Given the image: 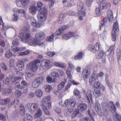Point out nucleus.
I'll use <instances>...</instances> for the list:
<instances>
[{
  "mask_svg": "<svg viewBox=\"0 0 121 121\" xmlns=\"http://www.w3.org/2000/svg\"><path fill=\"white\" fill-rule=\"evenodd\" d=\"M19 103V100L17 99H15L14 100L13 103H10L8 104V105L9 107H10L13 104L14 105H18Z\"/></svg>",
  "mask_w": 121,
  "mask_h": 121,
  "instance_id": "36",
  "label": "nucleus"
},
{
  "mask_svg": "<svg viewBox=\"0 0 121 121\" xmlns=\"http://www.w3.org/2000/svg\"><path fill=\"white\" fill-rule=\"evenodd\" d=\"M70 99H69L65 100L63 106V107L68 106L69 105Z\"/></svg>",
  "mask_w": 121,
  "mask_h": 121,
  "instance_id": "45",
  "label": "nucleus"
},
{
  "mask_svg": "<svg viewBox=\"0 0 121 121\" xmlns=\"http://www.w3.org/2000/svg\"><path fill=\"white\" fill-rule=\"evenodd\" d=\"M10 101V99L8 98L2 99L0 100V104L1 105L6 104L9 102Z\"/></svg>",
  "mask_w": 121,
  "mask_h": 121,
  "instance_id": "25",
  "label": "nucleus"
},
{
  "mask_svg": "<svg viewBox=\"0 0 121 121\" xmlns=\"http://www.w3.org/2000/svg\"><path fill=\"white\" fill-rule=\"evenodd\" d=\"M97 79L96 74L93 73L92 74L91 76L89 78V82L90 84H91L92 82L96 81Z\"/></svg>",
  "mask_w": 121,
  "mask_h": 121,
  "instance_id": "16",
  "label": "nucleus"
},
{
  "mask_svg": "<svg viewBox=\"0 0 121 121\" xmlns=\"http://www.w3.org/2000/svg\"><path fill=\"white\" fill-rule=\"evenodd\" d=\"M20 106L21 113L22 115H25V109L23 105L22 104H20Z\"/></svg>",
  "mask_w": 121,
  "mask_h": 121,
  "instance_id": "33",
  "label": "nucleus"
},
{
  "mask_svg": "<svg viewBox=\"0 0 121 121\" xmlns=\"http://www.w3.org/2000/svg\"><path fill=\"white\" fill-rule=\"evenodd\" d=\"M22 78L21 77H15L13 76L11 78V81L12 82H13L16 80H18Z\"/></svg>",
  "mask_w": 121,
  "mask_h": 121,
  "instance_id": "49",
  "label": "nucleus"
},
{
  "mask_svg": "<svg viewBox=\"0 0 121 121\" xmlns=\"http://www.w3.org/2000/svg\"><path fill=\"white\" fill-rule=\"evenodd\" d=\"M84 4L81 1H79L77 5L78 13L79 16L78 18L80 20L83 19V17L85 15L86 10L84 6Z\"/></svg>",
  "mask_w": 121,
  "mask_h": 121,
  "instance_id": "3",
  "label": "nucleus"
},
{
  "mask_svg": "<svg viewBox=\"0 0 121 121\" xmlns=\"http://www.w3.org/2000/svg\"><path fill=\"white\" fill-rule=\"evenodd\" d=\"M12 49L14 52H16L20 50V49L18 47H16L14 46H12L11 47Z\"/></svg>",
  "mask_w": 121,
  "mask_h": 121,
  "instance_id": "53",
  "label": "nucleus"
},
{
  "mask_svg": "<svg viewBox=\"0 0 121 121\" xmlns=\"http://www.w3.org/2000/svg\"><path fill=\"white\" fill-rule=\"evenodd\" d=\"M62 30L60 28L57 30L55 32V35H59L61 33Z\"/></svg>",
  "mask_w": 121,
  "mask_h": 121,
  "instance_id": "54",
  "label": "nucleus"
},
{
  "mask_svg": "<svg viewBox=\"0 0 121 121\" xmlns=\"http://www.w3.org/2000/svg\"><path fill=\"white\" fill-rule=\"evenodd\" d=\"M94 91L96 96L98 97L100 95L101 93L100 90L96 89L94 90Z\"/></svg>",
  "mask_w": 121,
  "mask_h": 121,
  "instance_id": "51",
  "label": "nucleus"
},
{
  "mask_svg": "<svg viewBox=\"0 0 121 121\" xmlns=\"http://www.w3.org/2000/svg\"><path fill=\"white\" fill-rule=\"evenodd\" d=\"M40 62V61L39 59L33 60L27 65V69L31 70L33 72L36 71L38 69V65Z\"/></svg>",
  "mask_w": 121,
  "mask_h": 121,
  "instance_id": "4",
  "label": "nucleus"
},
{
  "mask_svg": "<svg viewBox=\"0 0 121 121\" xmlns=\"http://www.w3.org/2000/svg\"><path fill=\"white\" fill-rule=\"evenodd\" d=\"M101 84L99 81H97L95 82L94 84L93 87V88H97L100 87Z\"/></svg>",
  "mask_w": 121,
  "mask_h": 121,
  "instance_id": "42",
  "label": "nucleus"
},
{
  "mask_svg": "<svg viewBox=\"0 0 121 121\" xmlns=\"http://www.w3.org/2000/svg\"><path fill=\"white\" fill-rule=\"evenodd\" d=\"M65 82H60L58 85V90H61L65 86V84L67 82L66 79H65Z\"/></svg>",
  "mask_w": 121,
  "mask_h": 121,
  "instance_id": "30",
  "label": "nucleus"
},
{
  "mask_svg": "<svg viewBox=\"0 0 121 121\" xmlns=\"http://www.w3.org/2000/svg\"><path fill=\"white\" fill-rule=\"evenodd\" d=\"M11 92V90L9 88L6 89L4 91V93L6 95H8L10 94Z\"/></svg>",
  "mask_w": 121,
  "mask_h": 121,
  "instance_id": "58",
  "label": "nucleus"
},
{
  "mask_svg": "<svg viewBox=\"0 0 121 121\" xmlns=\"http://www.w3.org/2000/svg\"><path fill=\"white\" fill-rule=\"evenodd\" d=\"M22 93L19 90H17L15 93L16 96L18 98H19L22 95Z\"/></svg>",
  "mask_w": 121,
  "mask_h": 121,
  "instance_id": "48",
  "label": "nucleus"
},
{
  "mask_svg": "<svg viewBox=\"0 0 121 121\" xmlns=\"http://www.w3.org/2000/svg\"><path fill=\"white\" fill-rule=\"evenodd\" d=\"M55 53L54 52H49L47 53V55L49 56L52 57L53 56Z\"/></svg>",
  "mask_w": 121,
  "mask_h": 121,
  "instance_id": "63",
  "label": "nucleus"
},
{
  "mask_svg": "<svg viewBox=\"0 0 121 121\" xmlns=\"http://www.w3.org/2000/svg\"><path fill=\"white\" fill-rule=\"evenodd\" d=\"M44 80V78L42 76L37 78L33 82L32 84V87L34 88H38L43 83Z\"/></svg>",
  "mask_w": 121,
  "mask_h": 121,
  "instance_id": "7",
  "label": "nucleus"
},
{
  "mask_svg": "<svg viewBox=\"0 0 121 121\" xmlns=\"http://www.w3.org/2000/svg\"><path fill=\"white\" fill-rule=\"evenodd\" d=\"M53 65L65 69H66V66L64 64L59 62H54L53 63Z\"/></svg>",
  "mask_w": 121,
  "mask_h": 121,
  "instance_id": "22",
  "label": "nucleus"
},
{
  "mask_svg": "<svg viewBox=\"0 0 121 121\" xmlns=\"http://www.w3.org/2000/svg\"><path fill=\"white\" fill-rule=\"evenodd\" d=\"M18 13H20L23 14L24 17H25L26 16V13L25 11L22 9H19Z\"/></svg>",
  "mask_w": 121,
  "mask_h": 121,
  "instance_id": "52",
  "label": "nucleus"
},
{
  "mask_svg": "<svg viewBox=\"0 0 121 121\" xmlns=\"http://www.w3.org/2000/svg\"><path fill=\"white\" fill-rule=\"evenodd\" d=\"M42 113V111L40 108L38 109L36 112L35 114L34 115V117L35 118L41 117Z\"/></svg>",
  "mask_w": 121,
  "mask_h": 121,
  "instance_id": "24",
  "label": "nucleus"
},
{
  "mask_svg": "<svg viewBox=\"0 0 121 121\" xmlns=\"http://www.w3.org/2000/svg\"><path fill=\"white\" fill-rule=\"evenodd\" d=\"M104 54V52L103 51H100L97 56L96 57L97 59H100L103 57Z\"/></svg>",
  "mask_w": 121,
  "mask_h": 121,
  "instance_id": "50",
  "label": "nucleus"
},
{
  "mask_svg": "<svg viewBox=\"0 0 121 121\" xmlns=\"http://www.w3.org/2000/svg\"><path fill=\"white\" fill-rule=\"evenodd\" d=\"M82 53L81 52H80L78 53L77 55L75 56L74 59L75 60L81 59L82 58Z\"/></svg>",
  "mask_w": 121,
  "mask_h": 121,
  "instance_id": "34",
  "label": "nucleus"
},
{
  "mask_svg": "<svg viewBox=\"0 0 121 121\" xmlns=\"http://www.w3.org/2000/svg\"><path fill=\"white\" fill-rule=\"evenodd\" d=\"M43 108V109L44 111L45 112V113L47 115H48L49 114L50 112H49L48 110V109H49L51 107H47L45 108L44 106H42Z\"/></svg>",
  "mask_w": 121,
  "mask_h": 121,
  "instance_id": "44",
  "label": "nucleus"
},
{
  "mask_svg": "<svg viewBox=\"0 0 121 121\" xmlns=\"http://www.w3.org/2000/svg\"><path fill=\"white\" fill-rule=\"evenodd\" d=\"M68 68H69L70 69H75V66L72 62H69L68 63Z\"/></svg>",
  "mask_w": 121,
  "mask_h": 121,
  "instance_id": "47",
  "label": "nucleus"
},
{
  "mask_svg": "<svg viewBox=\"0 0 121 121\" xmlns=\"http://www.w3.org/2000/svg\"><path fill=\"white\" fill-rule=\"evenodd\" d=\"M66 73L68 77L70 79L72 78V76L71 74V71L68 69H67L66 71Z\"/></svg>",
  "mask_w": 121,
  "mask_h": 121,
  "instance_id": "40",
  "label": "nucleus"
},
{
  "mask_svg": "<svg viewBox=\"0 0 121 121\" xmlns=\"http://www.w3.org/2000/svg\"><path fill=\"white\" fill-rule=\"evenodd\" d=\"M43 87L45 89L46 92L47 93L50 92L52 89V86L49 84L45 85Z\"/></svg>",
  "mask_w": 121,
  "mask_h": 121,
  "instance_id": "21",
  "label": "nucleus"
},
{
  "mask_svg": "<svg viewBox=\"0 0 121 121\" xmlns=\"http://www.w3.org/2000/svg\"><path fill=\"white\" fill-rule=\"evenodd\" d=\"M108 20V19L107 18L105 17L104 18L103 24L102 23L101 25H100V29L101 30L104 27V26Z\"/></svg>",
  "mask_w": 121,
  "mask_h": 121,
  "instance_id": "39",
  "label": "nucleus"
},
{
  "mask_svg": "<svg viewBox=\"0 0 121 121\" xmlns=\"http://www.w3.org/2000/svg\"><path fill=\"white\" fill-rule=\"evenodd\" d=\"M30 0H16L17 5L18 7L25 8L28 5Z\"/></svg>",
  "mask_w": 121,
  "mask_h": 121,
  "instance_id": "9",
  "label": "nucleus"
},
{
  "mask_svg": "<svg viewBox=\"0 0 121 121\" xmlns=\"http://www.w3.org/2000/svg\"><path fill=\"white\" fill-rule=\"evenodd\" d=\"M24 116L26 118L27 121H33L34 120L33 117L29 114L26 113Z\"/></svg>",
  "mask_w": 121,
  "mask_h": 121,
  "instance_id": "29",
  "label": "nucleus"
},
{
  "mask_svg": "<svg viewBox=\"0 0 121 121\" xmlns=\"http://www.w3.org/2000/svg\"><path fill=\"white\" fill-rule=\"evenodd\" d=\"M73 93L74 95H80V92L77 89H75Z\"/></svg>",
  "mask_w": 121,
  "mask_h": 121,
  "instance_id": "62",
  "label": "nucleus"
},
{
  "mask_svg": "<svg viewBox=\"0 0 121 121\" xmlns=\"http://www.w3.org/2000/svg\"><path fill=\"white\" fill-rule=\"evenodd\" d=\"M43 6L42 3L40 1H38L37 4V7L38 8H41Z\"/></svg>",
  "mask_w": 121,
  "mask_h": 121,
  "instance_id": "60",
  "label": "nucleus"
},
{
  "mask_svg": "<svg viewBox=\"0 0 121 121\" xmlns=\"http://www.w3.org/2000/svg\"><path fill=\"white\" fill-rule=\"evenodd\" d=\"M111 6L110 3H101L99 6L96 7L95 10V13L97 16H99L101 14V11L102 9L109 8Z\"/></svg>",
  "mask_w": 121,
  "mask_h": 121,
  "instance_id": "6",
  "label": "nucleus"
},
{
  "mask_svg": "<svg viewBox=\"0 0 121 121\" xmlns=\"http://www.w3.org/2000/svg\"><path fill=\"white\" fill-rule=\"evenodd\" d=\"M107 17L110 21L112 20L113 18V13L111 10H108L107 12Z\"/></svg>",
  "mask_w": 121,
  "mask_h": 121,
  "instance_id": "27",
  "label": "nucleus"
},
{
  "mask_svg": "<svg viewBox=\"0 0 121 121\" xmlns=\"http://www.w3.org/2000/svg\"><path fill=\"white\" fill-rule=\"evenodd\" d=\"M47 82L50 83H53L56 82V79L55 78H53L49 75L47 76L46 78Z\"/></svg>",
  "mask_w": 121,
  "mask_h": 121,
  "instance_id": "17",
  "label": "nucleus"
},
{
  "mask_svg": "<svg viewBox=\"0 0 121 121\" xmlns=\"http://www.w3.org/2000/svg\"><path fill=\"white\" fill-rule=\"evenodd\" d=\"M93 2V0H86V5L89 6L91 5Z\"/></svg>",
  "mask_w": 121,
  "mask_h": 121,
  "instance_id": "59",
  "label": "nucleus"
},
{
  "mask_svg": "<svg viewBox=\"0 0 121 121\" xmlns=\"http://www.w3.org/2000/svg\"><path fill=\"white\" fill-rule=\"evenodd\" d=\"M50 63V61L49 60L45 59L43 60L41 62L39 69L42 70L45 69L46 68H48Z\"/></svg>",
  "mask_w": 121,
  "mask_h": 121,
  "instance_id": "10",
  "label": "nucleus"
},
{
  "mask_svg": "<svg viewBox=\"0 0 121 121\" xmlns=\"http://www.w3.org/2000/svg\"><path fill=\"white\" fill-rule=\"evenodd\" d=\"M99 43H96L94 46L92 44L89 45L87 49L95 53L96 51L99 50Z\"/></svg>",
  "mask_w": 121,
  "mask_h": 121,
  "instance_id": "12",
  "label": "nucleus"
},
{
  "mask_svg": "<svg viewBox=\"0 0 121 121\" xmlns=\"http://www.w3.org/2000/svg\"><path fill=\"white\" fill-rule=\"evenodd\" d=\"M72 84V82L71 80H69L68 83L65 86V91H68L69 89L71 86Z\"/></svg>",
  "mask_w": 121,
  "mask_h": 121,
  "instance_id": "38",
  "label": "nucleus"
},
{
  "mask_svg": "<svg viewBox=\"0 0 121 121\" xmlns=\"http://www.w3.org/2000/svg\"><path fill=\"white\" fill-rule=\"evenodd\" d=\"M2 25L3 26L2 28V31H5L4 34V35L6 37H7V36H6V33L5 32V31L6 30L8 29L9 28V27L8 26H4V23H3L2 24Z\"/></svg>",
  "mask_w": 121,
  "mask_h": 121,
  "instance_id": "41",
  "label": "nucleus"
},
{
  "mask_svg": "<svg viewBox=\"0 0 121 121\" xmlns=\"http://www.w3.org/2000/svg\"><path fill=\"white\" fill-rule=\"evenodd\" d=\"M51 75L53 77L56 78H58L59 76V74L56 72L54 71L51 73Z\"/></svg>",
  "mask_w": 121,
  "mask_h": 121,
  "instance_id": "46",
  "label": "nucleus"
},
{
  "mask_svg": "<svg viewBox=\"0 0 121 121\" xmlns=\"http://www.w3.org/2000/svg\"><path fill=\"white\" fill-rule=\"evenodd\" d=\"M51 96L49 95L44 97L42 101V106H44L45 108L47 107H51Z\"/></svg>",
  "mask_w": 121,
  "mask_h": 121,
  "instance_id": "8",
  "label": "nucleus"
},
{
  "mask_svg": "<svg viewBox=\"0 0 121 121\" xmlns=\"http://www.w3.org/2000/svg\"><path fill=\"white\" fill-rule=\"evenodd\" d=\"M82 73L84 79H87L91 74L90 70L88 68H86L83 70Z\"/></svg>",
  "mask_w": 121,
  "mask_h": 121,
  "instance_id": "14",
  "label": "nucleus"
},
{
  "mask_svg": "<svg viewBox=\"0 0 121 121\" xmlns=\"http://www.w3.org/2000/svg\"><path fill=\"white\" fill-rule=\"evenodd\" d=\"M65 17V14L64 13H60L59 15V19L58 22L59 24H61L63 22L64 19Z\"/></svg>",
  "mask_w": 121,
  "mask_h": 121,
  "instance_id": "19",
  "label": "nucleus"
},
{
  "mask_svg": "<svg viewBox=\"0 0 121 121\" xmlns=\"http://www.w3.org/2000/svg\"><path fill=\"white\" fill-rule=\"evenodd\" d=\"M72 0H64L63 3L64 5L67 7H70L72 6L71 3Z\"/></svg>",
  "mask_w": 121,
  "mask_h": 121,
  "instance_id": "18",
  "label": "nucleus"
},
{
  "mask_svg": "<svg viewBox=\"0 0 121 121\" xmlns=\"http://www.w3.org/2000/svg\"><path fill=\"white\" fill-rule=\"evenodd\" d=\"M0 66L2 69L6 71L7 70V68L4 64L3 63L1 64H0Z\"/></svg>",
  "mask_w": 121,
  "mask_h": 121,
  "instance_id": "61",
  "label": "nucleus"
},
{
  "mask_svg": "<svg viewBox=\"0 0 121 121\" xmlns=\"http://www.w3.org/2000/svg\"><path fill=\"white\" fill-rule=\"evenodd\" d=\"M100 108L101 107L99 103L96 102L95 105V109L96 111L98 112H99L100 110Z\"/></svg>",
  "mask_w": 121,
  "mask_h": 121,
  "instance_id": "37",
  "label": "nucleus"
},
{
  "mask_svg": "<svg viewBox=\"0 0 121 121\" xmlns=\"http://www.w3.org/2000/svg\"><path fill=\"white\" fill-rule=\"evenodd\" d=\"M103 108L105 110H106V109L108 107H110L113 112V116L117 121H121V116L117 113L116 112V109L113 104L112 102H110L108 104V106L107 105L106 103H103L102 104Z\"/></svg>",
  "mask_w": 121,
  "mask_h": 121,
  "instance_id": "2",
  "label": "nucleus"
},
{
  "mask_svg": "<svg viewBox=\"0 0 121 121\" xmlns=\"http://www.w3.org/2000/svg\"><path fill=\"white\" fill-rule=\"evenodd\" d=\"M38 104L36 103H29L27 107L29 111L31 113H33L38 108Z\"/></svg>",
  "mask_w": 121,
  "mask_h": 121,
  "instance_id": "11",
  "label": "nucleus"
},
{
  "mask_svg": "<svg viewBox=\"0 0 121 121\" xmlns=\"http://www.w3.org/2000/svg\"><path fill=\"white\" fill-rule=\"evenodd\" d=\"M12 20L14 22L17 21L18 20V17L17 15L14 13L13 14L12 16Z\"/></svg>",
  "mask_w": 121,
  "mask_h": 121,
  "instance_id": "43",
  "label": "nucleus"
},
{
  "mask_svg": "<svg viewBox=\"0 0 121 121\" xmlns=\"http://www.w3.org/2000/svg\"><path fill=\"white\" fill-rule=\"evenodd\" d=\"M76 104V102L75 100L73 99H70L69 105L72 107H74Z\"/></svg>",
  "mask_w": 121,
  "mask_h": 121,
  "instance_id": "35",
  "label": "nucleus"
},
{
  "mask_svg": "<svg viewBox=\"0 0 121 121\" xmlns=\"http://www.w3.org/2000/svg\"><path fill=\"white\" fill-rule=\"evenodd\" d=\"M86 95L87 99L88 100L89 102L90 101L89 98H90L91 101H92V97L91 91L90 90L87 91V93L86 94Z\"/></svg>",
  "mask_w": 121,
  "mask_h": 121,
  "instance_id": "28",
  "label": "nucleus"
},
{
  "mask_svg": "<svg viewBox=\"0 0 121 121\" xmlns=\"http://www.w3.org/2000/svg\"><path fill=\"white\" fill-rule=\"evenodd\" d=\"M87 105L83 103L79 104V105L77 107V108L80 110H85L87 108Z\"/></svg>",
  "mask_w": 121,
  "mask_h": 121,
  "instance_id": "20",
  "label": "nucleus"
},
{
  "mask_svg": "<svg viewBox=\"0 0 121 121\" xmlns=\"http://www.w3.org/2000/svg\"><path fill=\"white\" fill-rule=\"evenodd\" d=\"M67 15L72 16H76L77 15V13L73 11H69L67 12Z\"/></svg>",
  "mask_w": 121,
  "mask_h": 121,
  "instance_id": "32",
  "label": "nucleus"
},
{
  "mask_svg": "<svg viewBox=\"0 0 121 121\" xmlns=\"http://www.w3.org/2000/svg\"><path fill=\"white\" fill-rule=\"evenodd\" d=\"M5 55L7 57L9 58L12 56V54L9 51H7L5 53Z\"/></svg>",
  "mask_w": 121,
  "mask_h": 121,
  "instance_id": "55",
  "label": "nucleus"
},
{
  "mask_svg": "<svg viewBox=\"0 0 121 121\" xmlns=\"http://www.w3.org/2000/svg\"><path fill=\"white\" fill-rule=\"evenodd\" d=\"M36 95L38 97H41L43 95V93L42 90L40 89H37L35 91Z\"/></svg>",
  "mask_w": 121,
  "mask_h": 121,
  "instance_id": "26",
  "label": "nucleus"
},
{
  "mask_svg": "<svg viewBox=\"0 0 121 121\" xmlns=\"http://www.w3.org/2000/svg\"><path fill=\"white\" fill-rule=\"evenodd\" d=\"M30 28V26L28 25L27 26H24L22 28V32L19 35L21 41L23 43H27L30 45L44 46V43L41 41L45 37V33L43 31H39L35 35L34 39L30 36L28 32H26L29 30Z\"/></svg>",
  "mask_w": 121,
  "mask_h": 121,
  "instance_id": "1",
  "label": "nucleus"
},
{
  "mask_svg": "<svg viewBox=\"0 0 121 121\" xmlns=\"http://www.w3.org/2000/svg\"><path fill=\"white\" fill-rule=\"evenodd\" d=\"M79 113V111L78 109H76L74 112L73 114L72 115V118H74Z\"/></svg>",
  "mask_w": 121,
  "mask_h": 121,
  "instance_id": "56",
  "label": "nucleus"
},
{
  "mask_svg": "<svg viewBox=\"0 0 121 121\" xmlns=\"http://www.w3.org/2000/svg\"><path fill=\"white\" fill-rule=\"evenodd\" d=\"M12 44L13 45L15 46L18 45L19 44L18 39H14L12 42Z\"/></svg>",
  "mask_w": 121,
  "mask_h": 121,
  "instance_id": "57",
  "label": "nucleus"
},
{
  "mask_svg": "<svg viewBox=\"0 0 121 121\" xmlns=\"http://www.w3.org/2000/svg\"><path fill=\"white\" fill-rule=\"evenodd\" d=\"M113 30V31L114 32L118 31L119 30V26L118 22H116L114 23Z\"/></svg>",
  "mask_w": 121,
  "mask_h": 121,
  "instance_id": "23",
  "label": "nucleus"
},
{
  "mask_svg": "<svg viewBox=\"0 0 121 121\" xmlns=\"http://www.w3.org/2000/svg\"><path fill=\"white\" fill-rule=\"evenodd\" d=\"M36 10V7L35 4V3L32 4L30 6L29 9V12L32 14H35Z\"/></svg>",
  "mask_w": 121,
  "mask_h": 121,
  "instance_id": "15",
  "label": "nucleus"
},
{
  "mask_svg": "<svg viewBox=\"0 0 121 121\" xmlns=\"http://www.w3.org/2000/svg\"><path fill=\"white\" fill-rule=\"evenodd\" d=\"M39 13L37 15V17L39 20L41 21H45L47 19V11L46 9L43 7L39 11Z\"/></svg>",
  "mask_w": 121,
  "mask_h": 121,
  "instance_id": "5",
  "label": "nucleus"
},
{
  "mask_svg": "<svg viewBox=\"0 0 121 121\" xmlns=\"http://www.w3.org/2000/svg\"><path fill=\"white\" fill-rule=\"evenodd\" d=\"M54 34H52L51 35L47 36L46 38V40L47 41L49 42L52 41L54 39Z\"/></svg>",
  "mask_w": 121,
  "mask_h": 121,
  "instance_id": "31",
  "label": "nucleus"
},
{
  "mask_svg": "<svg viewBox=\"0 0 121 121\" xmlns=\"http://www.w3.org/2000/svg\"><path fill=\"white\" fill-rule=\"evenodd\" d=\"M31 23L32 26L37 28L40 27L42 25L40 22L36 20L34 17H31Z\"/></svg>",
  "mask_w": 121,
  "mask_h": 121,
  "instance_id": "13",
  "label": "nucleus"
},
{
  "mask_svg": "<svg viewBox=\"0 0 121 121\" xmlns=\"http://www.w3.org/2000/svg\"><path fill=\"white\" fill-rule=\"evenodd\" d=\"M26 73L25 76L26 77L30 78L32 77L33 76L32 74L31 73L26 72Z\"/></svg>",
  "mask_w": 121,
  "mask_h": 121,
  "instance_id": "64",
  "label": "nucleus"
}]
</instances>
